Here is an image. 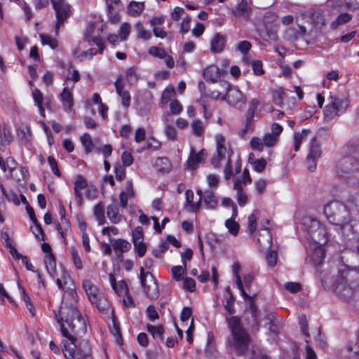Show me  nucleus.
<instances>
[{"label": "nucleus", "instance_id": "nucleus-1", "mask_svg": "<svg viewBox=\"0 0 359 359\" xmlns=\"http://www.w3.org/2000/svg\"><path fill=\"white\" fill-rule=\"evenodd\" d=\"M77 294L74 290L65 291L57 319L62 334L69 341L62 350L66 359H92L90 348L86 341L76 346L77 337L86 333V323L77 309Z\"/></svg>", "mask_w": 359, "mask_h": 359}, {"label": "nucleus", "instance_id": "nucleus-2", "mask_svg": "<svg viewBox=\"0 0 359 359\" xmlns=\"http://www.w3.org/2000/svg\"><path fill=\"white\" fill-rule=\"evenodd\" d=\"M324 212L328 221L339 227L344 236L359 235V222L353 219L348 208L339 201H334L327 203Z\"/></svg>", "mask_w": 359, "mask_h": 359}, {"label": "nucleus", "instance_id": "nucleus-3", "mask_svg": "<svg viewBox=\"0 0 359 359\" xmlns=\"http://www.w3.org/2000/svg\"><path fill=\"white\" fill-rule=\"evenodd\" d=\"M226 320L231 331L228 346L236 355H243L248 350L250 337L243 327L239 317H226Z\"/></svg>", "mask_w": 359, "mask_h": 359}, {"label": "nucleus", "instance_id": "nucleus-4", "mask_svg": "<svg viewBox=\"0 0 359 359\" xmlns=\"http://www.w3.org/2000/svg\"><path fill=\"white\" fill-rule=\"evenodd\" d=\"M344 149L346 156L337 166V174L341 177H346V174L353 172L359 161V146L348 144Z\"/></svg>", "mask_w": 359, "mask_h": 359}, {"label": "nucleus", "instance_id": "nucleus-5", "mask_svg": "<svg viewBox=\"0 0 359 359\" xmlns=\"http://www.w3.org/2000/svg\"><path fill=\"white\" fill-rule=\"evenodd\" d=\"M340 278L341 281L336 285V291L342 297H348L353 291L359 289V271L350 270L343 272Z\"/></svg>", "mask_w": 359, "mask_h": 359}, {"label": "nucleus", "instance_id": "nucleus-6", "mask_svg": "<svg viewBox=\"0 0 359 359\" xmlns=\"http://www.w3.org/2000/svg\"><path fill=\"white\" fill-rule=\"evenodd\" d=\"M83 287L89 301L100 312L105 313L109 310L108 299L90 280H84Z\"/></svg>", "mask_w": 359, "mask_h": 359}, {"label": "nucleus", "instance_id": "nucleus-7", "mask_svg": "<svg viewBox=\"0 0 359 359\" xmlns=\"http://www.w3.org/2000/svg\"><path fill=\"white\" fill-rule=\"evenodd\" d=\"M219 85L225 91V95L222 97V100H226L229 104L237 109L244 107L246 97L237 87L232 86L225 81L220 82Z\"/></svg>", "mask_w": 359, "mask_h": 359}, {"label": "nucleus", "instance_id": "nucleus-8", "mask_svg": "<svg viewBox=\"0 0 359 359\" xmlns=\"http://www.w3.org/2000/svg\"><path fill=\"white\" fill-rule=\"evenodd\" d=\"M330 102L326 105L324 116L327 120H331L336 116H340L345 112L348 100L345 97H341L336 95H330Z\"/></svg>", "mask_w": 359, "mask_h": 359}, {"label": "nucleus", "instance_id": "nucleus-9", "mask_svg": "<svg viewBox=\"0 0 359 359\" xmlns=\"http://www.w3.org/2000/svg\"><path fill=\"white\" fill-rule=\"evenodd\" d=\"M140 279L141 286L147 296L151 299H157L159 296L157 282L150 272L144 271L142 266L140 268Z\"/></svg>", "mask_w": 359, "mask_h": 359}, {"label": "nucleus", "instance_id": "nucleus-10", "mask_svg": "<svg viewBox=\"0 0 359 359\" xmlns=\"http://www.w3.org/2000/svg\"><path fill=\"white\" fill-rule=\"evenodd\" d=\"M217 153L212 158L211 163L212 165L217 168L220 167V161L226 158L230 159L233 154V151L225 146V137L222 134H217L215 136Z\"/></svg>", "mask_w": 359, "mask_h": 359}, {"label": "nucleus", "instance_id": "nucleus-11", "mask_svg": "<svg viewBox=\"0 0 359 359\" xmlns=\"http://www.w3.org/2000/svg\"><path fill=\"white\" fill-rule=\"evenodd\" d=\"M54 10L56 13L57 24L55 27L56 30L58 29L59 25L69 18L71 12L70 6L65 0H50Z\"/></svg>", "mask_w": 359, "mask_h": 359}, {"label": "nucleus", "instance_id": "nucleus-12", "mask_svg": "<svg viewBox=\"0 0 359 359\" xmlns=\"http://www.w3.org/2000/svg\"><path fill=\"white\" fill-rule=\"evenodd\" d=\"M283 131V127L273 123L271 126V132L266 133L263 137V142L266 147H274L278 142L279 136Z\"/></svg>", "mask_w": 359, "mask_h": 359}, {"label": "nucleus", "instance_id": "nucleus-13", "mask_svg": "<svg viewBox=\"0 0 359 359\" xmlns=\"http://www.w3.org/2000/svg\"><path fill=\"white\" fill-rule=\"evenodd\" d=\"M262 227L259 231L257 243L262 250H268L271 248L272 245V236L265 224H263Z\"/></svg>", "mask_w": 359, "mask_h": 359}, {"label": "nucleus", "instance_id": "nucleus-14", "mask_svg": "<svg viewBox=\"0 0 359 359\" xmlns=\"http://www.w3.org/2000/svg\"><path fill=\"white\" fill-rule=\"evenodd\" d=\"M111 245L115 252L116 257L119 259L123 257V254L129 251L131 245L130 243L124 239H110Z\"/></svg>", "mask_w": 359, "mask_h": 359}, {"label": "nucleus", "instance_id": "nucleus-15", "mask_svg": "<svg viewBox=\"0 0 359 359\" xmlns=\"http://www.w3.org/2000/svg\"><path fill=\"white\" fill-rule=\"evenodd\" d=\"M196 194L198 195V201L196 202H194V192L192 190H187L185 193L186 196V203L187 206L189 208V210L191 212H197L200 208H201V203L202 201V196H203V191L201 189H197Z\"/></svg>", "mask_w": 359, "mask_h": 359}, {"label": "nucleus", "instance_id": "nucleus-16", "mask_svg": "<svg viewBox=\"0 0 359 359\" xmlns=\"http://www.w3.org/2000/svg\"><path fill=\"white\" fill-rule=\"evenodd\" d=\"M311 238L315 243L314 245H323L328 241L327 230L321 224L318 226L311 234Z\"/></svg>", "mask_w": 359, "mask_h": 359}, {"label": "nucleus", "instance_id": "nucleus-17", "mask_svg": "<svg viewBox=\"0 0 359 359\" xmlns=\"http://www.w3.org/2000/svg\"><path fill=\"white\" fill-rule=\"evenodd\" d=\"M309 257L315 266L320 265L325 258V251L322 245H313L310 250Z\"/></svg>", "mask_w": 359, "mask_h": 359}, {"label": "nucleus", "instance_id": "nucleus-18", "mask_svg": "<svg viewBox=\"0 0 359 359\" xmlns=\"http://www.w3.org/2000/svg\"><path fill=\"white\" fill-rule=\"evenodd\" d=\"M87 181L83 176L81 175L76 176L74 182V191L77 202L79 203L83 202V197L82 191L87 187Z\"/></svg>", "mask_w": 359, "mask_h": 359}, {"label": "nucleus", "instance_id": "nucleus-19", "mask_svg": "<svg viewBox=\"0 0 359 359\" xmlns=\"http://www.w3.org/2000/svg\"><path fill=\"white\" fill-rule=\"evenodd\" d=\"M224 72V71L220 70L217 66L212 65L204 69L203 76L207 81L215 83Z\"/></svg>", "mask_w": 359, "mask_h": 359}, {"label": "nucleus", "instance_id": "nucleus-20", "mask_svg": "<svg viewBox=\"0 0 359 359\" xmlns=\"http://www.w3.org/2000/svg\"><path fill=\"white\" fill-rule=\"evenodd\" d=\"M114 85L116 87V93L121 97L122 105L126 108L128 107L130 104V95L128 90H123L124 86L121 79L118 78L116 81Z\"/></svg>", "mask_w": 359, "mask_h": 359}, {"label": "nucleus", "instance_id": "nucleus-21", "mask_svg": "<svg viewBox=\"0 0 359 359\" xmlns=\"http://www.w3.org/2000/svg\"><path fill=\"white\" fill-rule=\"evenodd\" d=\"M60 101L62 103L63 109L66 111H70L74 105L73 94L70 89L65 87L60 95Z\"/></svg>", "mask_w": 359, "mask_h": 359}, {"label": "nucleus", "instance_id": "nucleus-22", "mask_svg": "<svg viewBox=\"0 0 359 359\" xmlns=\"http://www.w3.org/2000/svg\"><path fill=\"white\" fill-rule=\"evenodd\" d=\"M203 150L196 154L194 148L191 149L190 156L187 161V167L189 170H194L197 167L198 163L204 161Z\"/></svg>", "mask_w": 359, "mask_h": 359}, {"label": "nucleus", "instance_id": "nucleus-23", "mask_svg": "<svg viewBox=\"0 0 359 359\" xmlns=\"http://www.w3.org/2000/svg\"><path fill=\"white\" fill-rule=\"evenodd\" d=\"M225 43V37L219 33H216L211 39L210 49L213 53H220L223 50Z\"/></svg>", "mask_w": 359, "mask_h": 359}, {"label": "nucleus", "instance_id": "nucleus-24", "mask_svg": "<svg viewBox=\"0 0 359 359\" xmlns=\"http://www.w3.org/2000/svg\"><path fill=\"white\" fill-rule=\"evenodd\" d=\"M109 278L111 287L118 295L128 294L129 293L128 285L124 280H120L117 284L116 278L112 273L109 274Z\"/></svg>", "mask_w": 359, "mask_h": 359}, {"label": "nucleus", "instance_id": "nucleus-25", "mask_svg": "<svg viewBox=\"0 0 359 359\" xmlns=\"http://www.w3.org/2000/svg\"><path fill=\"white\" fill-rule=\"evenodd\" d=\"M202 199L208 209H215L218 205V199L215 193L210 189L203 192Z\"/></svg>", "mask_w": 359, "mask_h": 359}, {"label": "nucleus", "instance_id": "nucleus-26", "mask_svg": "<svg viewBox=\"0 0 359 359\" xmlns=\"http://www.w3.org/2000/svg\"><path fill=\"white\" fill-rule=\"evenodd\" d=\"M252 181L250 172L247 169L243 170V175L240 177L235 179L233 182V188L236 191H243V187L250 183Z\"/></svg>", "mask_w": 359, "mask_h": 359}, {"label": "nucleus", "instance_id": "nucleus-27", "mask_svg": "<svg viewBox=\"0 0 359 359\" xmlns=\"http://www.w3.org/2000/svg\"><path fill=\"white\" fill-rule=\"evenodd\" d=\"M250 8L248 6L246 0H242L237 6L233 10V14L236 17H243L248 18L250 16Z\"/></svg>", "mask_w": 359, "mask_h": 359}, {"label": "nucleus", "instance_id": "nucleus-28", "mask_svg": "<svg viewBox=\"0 0 359 359\" xmlns=\"http://www.w3.org/2000/svg\"><path fill=\"white\" fill-rule=\"evenodd\" d=\"M57 230L60 233L63 242L66 243V236L71 231V226L69 221L65 218H60V223L57 224Z\"/></svg>", "mask_w": 359, "mask_h": 359}, {"label": "nucleus", "instance_id": "nucleus-29", "mask_svg": "<svg viewBox=\"0 0 359 359\" xmlns=\"http://www.w3.org/2000/svg\"><path fill=\"white\" fill-rule=\"evenodd\" d=\"M154 166L159 172H168L171 169V163L167 157H158Z\"/></svg>", "mask_w": 359, "mask_h": 359}, {"label": "nucleus", "instance_id": "nucleus-30", "mask_svg": "<svg viewBox=\"0 0 359 359\" xmlns=\"http://www.w3.org/2000/svg\"><path fill=\"white\" fill-rule=\"evenodd\" d=\"M107 215L109 220L114 224H118L122 219L118 208L115 205H110L107 208Z\"/></svg>", "mask_w": 359, "mask_h": 359}, {"label": "nucleus", "instance_id": "nucleus-31", "mask_svg": "<svg viewBox=\"0 0 359 359\" xmlns=\"http://www.w3.org/2000/svg\"><path fill=\"white\" fill-rule=\"evenodd\" d=\"M311 133V130L309 129H303L301 133H295L294 134V150L298 151L301 144L303 140H305L309 135Z\"/></svg>", "mask_w": 359, "mask_h": 359}, {"label": "nucleus", "instance_id": "nucleus-32", "mask_svg": "<svg viewBox=\"0 0 359 359\" xmlns=\"http://www.w3.org/2000/svg\"><path fill=\"white\" fill-rule=\"evenodd\" d=\"M144 8V3L132 1L128 6V13L131 16H137Z\"/></svg>", "mask_w": 359, "mask_h": 359}, {"label": "nucleus", "instance_id": "nucleus-33", "mask_svg": "<svg viewBox=\"0 0 359 359\" xmlns=\"http://www.w3.org/2000/svg\"><path fill=\"white\" fill-rule=\"evenodd\" d=\"M349 357L356 358L359 356V330L357 333V338L354 341H350L346 346Z\"/></svg>", "mask_w": 359, "mask_h": 359}, {"label": "nucleus", "instance_id": "nucleus-34", "mask_svg": "<svg viewBox=\"0 0 359 359\" xmlns=\"http://www.w3.org/2000/svg\"><path fill=\"white\" fill-rule=\"evenodd\" d=\"M44 263L48 273L54 276L56 273V262L53 254L46 255L44 257Z\"/></svg>", "mask_w": 359, "mask_h": 359}, {"label": "nucleus", "instance_id": "nucleus-35", "mask_svg": "<svg viewBox=\"0 0 359 359\" xmlns=\"http://www.w3.org/2000/svg\"><path fill=\"white\" fill-rule=\"evenodd\" d=\"M304 229L309 233L311 235V233L315 230L319 225H320V223L318 220L313 219L311 217H306L303 219L302 222Z\"/></svg>", "mask_w": 359, "mask_h": 359}, {"label": "nucleus", "instance_id": "nucleus-36", "mask_svg": "<svg viewBox=\"0 0 359 359\" xmlns=\"http://www.w3.org/2000/svg\"><path fill=\"white\" fill-rule=\"evenodd\" d=\"M259 218V211L253 210L252 214L248 217V232L252 235L257 229V222Z\"/></svg>", "mask_w": 359, "mask_h": 359}, {"label": "nucleus", "instance_id": "nucleus-37", "mask_svg": "<svg viewBox=\"0 0 359 359\" xmlns=\"http://www.w3.org/2000/svg\"><path fill=\"white\" fill-rule=\"evenodd\" d=\"M321 155V149L320 143L317 141V137H315L312 139L309 153L307 156L311 158H319Z\"/></svg>", "mask_w": 359, "mask_h": 359}, {"label": "nucleus", "instance_id": "nucleus-38", "mask_svg": "<svg viewBox=\"0 0 359 359\" xmlns=\"http://www.w3.org/2000/svg\"><path fill=\"white\" fill-rule=\"evenodd\" d=\"M94 216L100 225H102L104 223V205L102 202H99L95 207L93 210Z\"/></svg>", "mask_w": 359, "mask_h": 359}, {"label": "nucleus", "instance_id": "nucleus-39", "mask_svg": "<svg viewBox=\"0 0 359 359\" xmlns=\"http://www.w3.org/2000/svg\"><path fill=\"white\" fill-rule=\"evenodd\" d=\"M191 128L193 134L196 137H201L204 133L205 125L199 119L194 120L191 124Z\"/></svg>", "mask_w": 359, "mask_h": 359}, {"label": "nucleus", "instance_id": "nucleus-40", "mask_svg": "<svg viewBox=\"0 0 359 359\" xmlns=\"http://www.w3.org/2000/svg\"><path fill=\"white\" fill-rule=\"evenodd\" d=\"M69 251L71 253L72 260L73 261L75 267L79 270L83 268V264L78 250L76 248L72 246L69 248Z\"/></svg>", "mask_w": 359, "mask_h": 359}, {"label": "nucleus", "instance_id": "nucleus-41", "mask_svg": "<svg viewBox=\"0 0 359 359\" xmlns=\"http://www.w3.org/2000/svg\"><path fill=\"white\" fill-rule=\"evenodd\" d=\"M248 311L252 318V325L258 327L259 325V320L258 317V309L254 304L253 301L250 302Z\"/></svg>", "mask_w": 359, "mask_h": 359}, {"label": "nucleus", "instance_id": "nucleus-42", "mask_svg": "<svg viewBox=\"0 0 359 359\" xmlns=\"http://www.w3.org/2000/svg\"><path fill=\"white\" fill-rule=\"evenodd\" d=\"M205 242L211 248H215L217 244L222 242V238L215 233L209 232L205 235Z\"/></svg>", "mask_w": 359, "mask_h": 359}, {"label": "nucleus", "instance_id": "nucleus-43", "mask_svg": "<svg viewBox=\"0 0 359 359\" xmlns=\"http://www.w3.org/2000/svg\"><path fill=\"white\" fill-rule=\"evenodd\" d=\"M173 278L177 280L183 279L184 275L187 272V266H175L171 269Z\"/></svg>", "mask_w": 359, "mask_h": 359}, {"label": "nucleus", "instance_id": "nucleus-44", "mask_svg": "<svg viewBox=\"0 0 359 359\" xmlns=\"http://www.w3.org/2000/svg\"><path fill=\"white\" fill-rule=\"evenodd\" d=\"M147 330L152 334L154 338H157L161 340H163L164 329L162 325L154 326L151 325H148Z\"/></svg>", "mask_w": 359, "mask_h": 359}, {"label": "nucleus", "instance_id": "nucleus-45", "mask_svg": "<svg viewBox=\"0 0 359 359\" xmlns=\"http://www.w3.org/2000/svg\"><path fill=\"white\" fill-rule=\"evenodd\" d=\"M351 19L352 15L351 14L348 13H341L337 18V19L334 22H332L331 26L332 28H337L339 25L349 22Z\"/></svg>", "mask_w": 359, "mask_h": 359}, {"label": "nucleus", "instance_id": "nucleus-46", "mask_svg": "<svg viewBox=\"0 0 359 359\" xmlns=\"http://www.w3.org/2000/svg\"><path fill=\"white\" fill-rule=\"evenodd\" d=\"M135 28L137 32V38L144 40H149L151 38V32L146 30L141 22H137L135 24Z\"/></svg>", "mask_w": 359, "mask_h": 359}, {"label": "nucleus", "instance_id": "nucleus-47", "mask_svg": "<svg viewBox=\"0 0 359 359\" xmlns=\"http://www.w3.org/2000/svg\"><path fill=\"white\" fill-rule=\"evenodd\" d=\"M93 25H90L89 27V30L88 31V33L86 35V38L88 39V41L89 42L93 41L96 46H97L100 48L99 53H102L104 48V41L100 37H97V36L90 37V31L91 30V29H93Z\"/></svg>", "mask_w": 359, "mask_h": 359}, {"label": "nucleus", "instance_id": "nucleus-48", "mask_svg": "<svg viewBox=\"0 0 359 359\" xmlns=\"http://www.w3.org/2000/svg\"><path fill=\"white\" fill-rule=\"evenodd\" d=\"M254 109L249 108L246 114L245 127L241 131L243 135H244L251 128V124L254 118Z\"/></svg>", "mask_w": 359, "mask_h": 359}, {"label": "nucleus", "instance_id": "nucleus-49", "mask_svg": "<svg viewBox=\"0 0 359 359\" xmlns=\"http://www.w3.org/2000/svg\"><path fill=\"white\" fill-rule=\"evenodd\" d=\"M81 142L86 153L93 151V141L91 136L88 133H84L81 137Z\"/></svg>", "mask_w": 359, "mask_h": 359}, {"label": "nucleus", "instance_id": "nucleus-50", "mask_svg": "<svg viewBox=\"0 0 359 359\" xmlns=\"http://www.w3.org/2000/svg\"><path fill=\"white\" fill-rule=\"evenodd\" d=\"M40 38L43 45H48L52 49H55L57 47V41L55 39L51 37L50 36L44 34H41Z\"/></svg>", "mask_w": 359, "mask_h": 359}, {"label": "nucleus", "instance_id": "nucleus-51", "mask_svg": "<svg viewBox=\"0 0 359 359\" xmlns=\"http://www.w3.org/2000/svg\"><path fill=\"white\" fill-rule=\"evenodd\" d=\"M126 80L130 84L135 83L140 78V75L137 73V69L135 67L128 69L126 72Z\"/></svg>", "mask_w": 359, "mask_h": 359}, {"label": "nucleus", "instance_id": "nucleus-52", "mask_svg": "<svg viewBox=\"0 0 359 359\" xmlns=\"http://www.w3.org/2000/svg\"><path fill=\"white\" fill-rule=\"evenodd\" d=\"M225 226L228 229L229 232L233 236L238 234L239 230V224L233 219H228L225 222Z\"/></svg>", "mask_w": 359, "mask_h": 359}, {"label": "nucleus", "instance_id": "nucleus-53", "mask_svg": "<svg viewBox=\"0 0 359 359\" xmlns=\"http://www.w3.org/2000/svg\"><path fill=\"white\" fill-rule=\"evenodd\" d=\"M121 8H116L107 9V16L109 21L112 23H116L120 20V10Z\"/></svg>", "mask_w": 359, "mask_h": 359}, {"label": "nucleus", "instance_id": "nucleus-54", "mask_svg": "<svg viewBox=\"0 0 359 359\" xmlns=\"http://www.w3.org/2000/svg\"><path fill=\"white\" fill-rule=\"evenodd\" d=\"M266 260L270 267H274L277 264V252L276 250H269L265 255Z\"/></svg>", "mask_w": 359, "mask_h": 359}, {"label": "nucleus", "instance_id": "nucleus-55", "mask_svg": "<svg viewBox=\"0 0 359 359\" xmlns=\"http://www.w3.org/2000/svg\"><path fill=\"white\" fill-rule=\"evenodd\" d=\"M130 32V25L128 23H123L118 31V36L121 41H125L128 39Z\"/></svg>", "mask_w": 359, "mask_h": 359}, {"label": "nucleus", "instance_id": "nucleus-56", "mask_svg": "<svg viewBox=\"0 0 359 359\" xmlns=\"http://www.w3.org/2000/svg\"><path fill=\"white\" fill-rule=\"evenodd\" d=\"M250 147L253 150H257L259 151H262L263 150L264 144L263 142V139H260L259 137H252L250 142Z\"/></svg>", "mask_w": 359, "mask_h": 359}, {"label": "nucleus", "instance_id": "nucleus-57", "mask_svg": "<svg viewBox=\"0 0 359 359\" xmlns=\"http://www.w3.org/2000/svg\"><path fill=\"white\" fill-rule=\"evenodd\" d=\"M266 165V161L264 158L254 159L252 162L253 169L258 172H262L264 171Z\"/></svg>", "mask_w": 359, "mask_h": 359}, {"label": "nucleus", "instance_id": "nucleus-58", "mask_svg": "<svg viewBox=\"0 0 359 359\" xmlns=\"http://www.w3.org/2000/svg\"><path fill=\"white\" fill-rule=\"evenodd\" d=\"M165 133L168 139L172 141L177 140V130L174 126L170 124H166L165 127Z\"/></svg>", "mask_w": 359, "mask_h": 359}, {"label": "nucleus", "instance_id": "nucleus-59", "mask_svg": "<svg viewBox=\"0 0 359 359\" xmlns=\"http://www.w3.org/2000/svg\"><path fill=\"white\" fill-rule=\"evenodd\" d=\"M22 299L25 304V306H26V308L28 309V311H29L30 314L32 316H34L35 315V311H34V306L33 304L31 303L30 302V298L29 297V296L26 294L25 290L23 289L22 290Z\"/></svg>", "mask_w": 359, "mask_h": 359}, {"label": "nucleus", "instance_id": "nucleus-60", "mask_svg": "<svg viewBox=\"0 0 359 359\" xmlns=\"http://www.w3.org/2000/svg\"><path fill=\"white\" fill-rule=\"evenodd\" d=\"M149 53L154 57H159L161 59L165 57V51L163 48H158L156 46H151L149 49Z\"/></svg>", "mask_w": 359, "mask_h": 359}, {"label": "nucleus", "instance_id": "nucleus-61", "mask_svg": "<svg viewBox=\"0 0 359 359\" xmlns=\"http://www.w3.org/2000/svg\"><path fill=\"white\" fill-rule=\"evenodd\" d=\"M114 172L116 179L118 181H122L126 177V169L119 164L115 165Z\"/></svg>", "mask_w": 359, "mask_h": 359}, {"label": "nucleus", "instance_id": "nucleus-62", "mask_svg": "<svg viewBox=\"0 0 359 359\" xmlns=\"http://www.w3.org/2000/svg\"><path fill=\"white\" fill-rule=\"evenodd\" d=\"M183 288L189 292H194L196 289L195 280L191 278H185L183 281Z\"/></svg>", "mask_w": 359, "mask_h": 359}, {"label": "nucleus", "instance_id": "nucleus-63", "mask_svg": "<svg viewBox=\"0 0 359 359\" xmlns=\"http://www.w3.org/2000/svg\"><path fill=\"white\" fill-rule=\"evenodd\" d=\"M182 105L177 100H172L170 104V109L172 114H179L182 111Z\"/></svg>", "mask_w": 359, "mask_h": 359}, {"label": "nucleus", "instance_id": "nucleus-64", "mask_svg": "<svg viewBox=\"0 0 359 359\" xmlns=\"http://www.w3.org/2000/svg\"><path fill=\"white\" fill-rule=\"evenodd\" d=\"M175 94V90L172 88H166L161 96V102L166 104Z\"/></svg>", "mask_w": 359, "mask_h": 359}]
</instances>
